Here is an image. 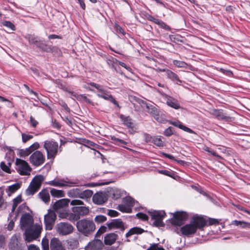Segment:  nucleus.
Masks as SVG:
<instances>
[{"label":"nucleus","instance_id":"de8ad7c7","mask_svg":"<svg viewBox=\"0 0 250 250\" xmlns=\"http://www.w3.org/2000/svg\"><path fill=\"white\" fill-rule=\"evenodd\" d=\"M8 165L7 166L6 164L4 162H2L0 163V167L4 171L9 173L10 172V168L9 167L11 166V164L9 162Z\"/></svg>","mask_w":250,"mask_h":250},{"label":"nucleus","instance_id":"20e7f679","mask_svg":"<svg viewBox=\"0 0 250 250\" xmlns=\"http://www.w3.org/2000/svg\"><path fill=\"white\" fill-rule=\"evenodd\" d=\"M44 180V177L42 175H36L31 182L29 186L25 191L27 196L32 195L37 192L41 188L42 183Z\"/></svg>","mask_w":250,"mask_h":250},{"label":"nucleus","instance_id":"7c9ffc66","mask_svg":"<svg viewBox=\"0 0 250 250\" xmlns=\"http://www.w3.org/2000/svg\"><path fill=\"white\" fill-rule=\"evenodd\" d=\"M144 231V230L140 228L134 227L129 229V230L126 233L125 236L126 237L134 234H141Z\"/></svg>","mask_w":250,"mask_h":250},{"label":"nucleus","instance_id":"58836bf2","mask_svg":"<svg viewBox=\"0 0 250 250\" xmlns=\"http://www.w3.org/2000/svg\"><path fill=\"white\" fill-rule=\"evenodd\" d=\"M232 224L236 226H240L242 228L250 227V224L244 221L234 220L233 221Z\"/></svg>","mask_w":250,"mask_h":250},{"label":"nucleus","instance_id":"13d9d810","mask_svg":"<svg viewBox=\"0 0 250 250\" xmlns=\"http://www.w3.org/2000/svg\"><path fill=\"white\" fill-rule=\"evenodd\" d=\"M111 140L116 142L117 143H120L121 144L126 145L127 143L122 139L116 138L115 136L111 137Z\"/></svg>","mask_w":250,"mask_h":250},{"label":"nucleus","instance_id":"774afa93","mask_svg":"<svg viewBox=\"0 0 250 250\" xmlns=\"http://www.w3.org/2000/svg\"><path fill=\"white\" fill-rule=\"evenodd\" d=\"M222 112L220 110L214 109L212 110V114L219 119Z\"/></svg>","mask_w":250,"mask_h":250},{"label":"nucleus","instance_id":"e2e57ef3","mask_svg":"<svg viewBox=\"0 0 250 250\" xmlns=\"http://www.w3.org/2000/svg\"><path fill=\"white\" fill-rule=\"evenodd\" d=\"M107 214L111 217H116L119 214V213L114 210L109 209L108 210Z\"/></svg>","mask_w":250,"mask_h":250},{"label":"nucleus","instance_id":"f03ea898","mask_svg":"<svg viewBox=\"0 0 250 250\" xmlns=\"http://www.w3.org/2000/svg\"><path fill=\"white\" fill-rule=\"evenodd\" d=\"M70 205L74 207L71 210L74 213L73 215L76 219H80L81 216H85L89 214V209L88 207L83 206V202L79 199H74L70 202Z\"/></svg>","mask_w":250,"mask_h":250},{"label":"nucleus","instance_id":"1a4fd4ad","mask_svg":"<svg viewBox=\"0 0 250 250\" xmlns=\"http://www.w3.org/2000/svg\"><path fill=\"white\" fill-rule=\"evenodd\" d=\"M45 160V156L40 151L36 150L29 157L30 163L35 167H39L42 165Z\"/></svg>","mask_w":250,"mask_h":250},{"label":"nucleus","instance_id":"c9c22d12","mask_svg":"<svg viewBox=\"0 0 250 250\" xmlns=\"http://www.w3.org/2000/svg\"><path fill=\"white\" fill-rule=\"evenodd\" d=\"M50 193L53 197H62L64 196V192L62 190H58L55 188H52L50 190Z\"/></svg>","mask_w":250,"mask_h":250},{"label":"nucleus","instance_id":"f3484780","mask_svg":"<svg viewBox=\"0 0 250 250\" xmlns=\"http://www.w3.org/2000/svg\"><path fill=\"white\" fill-rule=\"evenodd\" d=\"M9 248L10 250H24V247L16 236H13L9 244Z\"/></svg>","mask_w":250,"mask_h":250},{"label":"nucleus","instance_id":"a211bd4d","mask_svg":"<svg viewBox=\"0 0 250 250\" xmlns=\"http://www.w3.org/2000/svg\"><path fill=\"white\" fill-rule=\"evenodd\" d=\"M39 147L40 144L38 142H35L28 148L21 149L19 153L21 157H26L36 150H37Z\"/></svg>","mask_w":250,"mask_h":250},{"label":"nucleus","instance_id":"0eeeda50","mask_svg":"<svg viewBox=\"0 0 250 250\" xmlns=\"http://www.w3.org/2000/svg\"><path fill=\"white\" fill-rule=\"evenodd\" d=\"M151 219L154 220L153 225L157 227H164L165 224L163 222V219L165 216L166 213L163 210H154L149 212Z\"/></svg>","mask_w":250,"mask_h":250},{"label":"nucleus","instance_id":"603ef678","mask_svg":"<svg viewBox=\"0 0 250 250\" xmlns=\"http://www.w3.org/2000/svg\"><path fill=\"white\" fill-rule=\"evenodd\" d=\"M157 24L159 25L161 27H162L166 30H170V29H171V28L170 27V26H169L168 25L166 24V23H165L164 22H163L162 21L160 20L158 22V23H157Z\"/></svg>","mask_w":250,"mask_h":250},{"label":"nucleus","instance_id":"0e129e2a","mask_svg":"<svg viewBox=\"0 0 250 250\" xmlns=\"http://www.w3.org/2000/svg\"><path fill=\"white\" fill-rule=\"evenodd\" d=\"M146 250H165L163 248H159L157 247V244H153L152 246H151L148 249H147Z\"/></svg>","mask_w":250,"mask_h":250},{"label":"nucleus","instance_id":"b1692460","mask_svg":"<svg viewBox=\"0 0 250 250\" xmlns=\"http://www.w3.org/2000/svg\"><path fill=\"white\" fill-rule=\"evenodd\" d=\"M69 200L66 199H62L56 201L53 206V209L58 211L59 210L62 209L68 205Z\"/></svg>","mask_w":250,"mask_h":250},{"label":"nucleus","instance_id":"ddd939ff","mask_svg":"<svg viewBox=\"0 0 250 250\" xmlns=\"http://www.w3.org/2000/svg\"><path fill=\"white\" fill-rule=\"evenodd\" d=\"M188 215L184 211H176L173 214V218L170 221L172 225L180 226L187 219Z\"/></svg>","mask_w":250,"mask_h":250},{"label":"nucleus","instance_id":"a878e982","mask_svg":"<svg viewBox=\"0 0 250 250\" xmlns=\"http://www.w3.org/2000/svg\"><path fill=\"white\" fill-rule=\"evenodd\" d=\"M170 124L177 127L183 130L184 131L187 132L189 133H195L194 131L191 129L190 128L187 127L186 126L182 124L181 122L179 121H167Z\"/></svg>","mask_w":250,"mask_h":250},{"label":"nucleus","instance_id":"7ed1b4c3","mask_svg":"<svg viewBox=\"0 0 250 250\" xmlns=\"http://www.w3.org/2000/svg\"><path fill=\"white\" fill-rule=\"evenodd\" d=\"M77 228L79 231L85 236L91 234L96 229L93 221L87 219L78 221L77 223Z\"/></svg>","mask_w":250,"mask_h":250},{"label":"nucleus","instance_id":"aec40b11","mask_svg":"<svg viewBox=\"0 0 250 250\" xmlns=\"http://www.w3.org/2000/svg\"><path fill=\"white\" fill-rule=\"evenodd\" d=\"M196 227L191 222L190 224L185 225L181 228L183 234L189 235L194 234L196 231Z\"/></svg>","mask_w":250,"mask_h":250},{"label":"nucleus","instance_id":"a18cd8bd","mask_svg":"<svg viewBox=\"0 0 250 250\" xmlns=\"http://www.w3.org/2000/svg\"><path fill=\"white\" fill-rule=\"evenodd\" d=\"M106 229L107 228L106 227L102 226L96 233L95 237L97 238L100 237L103 233H104L106 231Z\"/></svg>","mask_w":250,"mask_h":250},{"label":"nucleus","instance_id":"a19ab883","mask_svg":"<svg viewBox=\"0 0 250 250\" xmlns=\"http://www.w3.org/2000/svg\"><path fill=\"white\" fill-rule=\"evenodd\" d=\"M42 250H49V240L46 238H43L42 241Z\"/></svg>","mask_w":250,"mask_h":250},{"label":"nucleus","instance_id":"ea45409f","mask_svg":"<svg viewBox=\"0 0 250 250\" xmlns=\"http://www.w3.org/2000/svg\"><path fill=\"white\" fill-rule=\"evenodd\" d=\"M89 84L91 86L96 88L98 90V92H103L104 93V94H105L106 96H108L106 94V92L105 91V89L104 88L103 86H102V85H101L100 84L96 83H89Z\"/></svg>","mask_w":250,"mask_h":250},{"label":"nucleus","instance_id":"6e6552de","mask_svg":"<svg viewBox=\"0 0 250 250\" xmlns=\"http://www.w3.org/2000/svg\"><path fill=\"white\" fill-rule=\"evenodd\" d=\"M147 112L151 115L159 123H165L167 120L163 117L160 110L155 106L151 104H146Z\"/></svg>","mask_w":250,"mask_h":250},{"label":"nucleus","instance_id":"09e8293b","mask_svg":"<svg viewBox=\"0 0 250 250\" xmlns=\"http://www.w3.org/2000/svg\"><path fill=\"white\" fill-rule=\"evenodd\" d=\"M204 150L205 151L209 153L211 155H212L217 158H221V157L220 155H218L213 150H212V149L208 147L205 146L204 148Z\"/></svg>","mask_w":250,"mask_h":250},{"label":"nucleus","instance_id":"4d7b16f0","mask_svg":"<svg viewBox=\"0 0 250 250\" xmlns=\"http://www.w3.org/2000/svg\"><path fill=\"white\" fill-rule=\"evenodd\" d=\"M111 140L116 142L117 143H120L121 144L126 145L127 143L122 139L116 138L115 136L111 137Z\"/></svg>","mask_w":250,"mask_h":250},{"label":"nucleus","instance_id":"e433bc0d","mask_svg":"<svg viewBox=\"0 0 250 250\" xmlns=\"http://www.w3.org/2000/svg\"><path fill=\"white\" fill-rule=\"evenodd\" d=\"M117 209L123 212L129 213L131 211V208L125 204L119 205Z\"/></svg>","mask_w":250,"mask_h":250},{"label":"nucleus","instance_id":"f8f14e48","mask_svg":"<svg viewBox=\"0 0 250 250\" xmlns=\"http://www.w3.org/2000/svg\"><path fill=\"white\" fill-rule=\"evenodd\" d=\"M16 164L17 166V170L21 175H27L30 174L31 168L26 161L20 159H17Z\"/></svg>","mask_w":250,"mask_h":250},{"label":"nucleus","instance_id":"9d476101","mask_svg":"<svg viewBox=\"0 0 250 250\" xmlns=\"http://www.w3.org/2000/svg\"><path fill=\"white\" fill-rule=\"evenodd\" d=\"M56 231L60 234L66 235L71 233L74 229L72 225L67 222H60L56 226Z\"/></svg>","mask_w":250,"mask_h":250},{"label":"nucleus","instance_id":"6e6d98bb","mask_svg":"<svg viewBox=\"0 0 250 250\" xmlns=\"http://www.w3.org/2000/svg\"><path fill=\"white\" fill-rule=\"evenodd\" d=\"M179 36L178 35H169V38L170 41L174 43H177L179 41Z\"/></svg>","mask_w":250,"mask_h":250},{"label":"nucleus","instance_id":"bb28decb","mask_svg":"<svg viewBox=\"0 0 250 250\" xmlns=\"http://www.w3.org/2000/svg\"><path fill=\"white\" fill-rule=\"evenodd\" d=\"M117 237L118 235L114 233H108L104 237V244L106 245H111L115 243Z\"/></svg>","mask_w":250,"mask_h":250},{"label":"nucleus","instance_id":"c756f323","mask_svg":"<svg viewBox=\"0 0 250 250\" xmlns=\"http://www.w3.org/2000/svg\"><path fill=\"white\" fill-rule=\"evenodd\" d=\"M192 222L196 226V229H200L206 225V222L202 217H194Z\"/></svg>","mask_w":250,"mask_h":250},{"label":"nucleus","instance_id":"052dcab7","mask_svg":"<svg viewBox=\"0 0 250 250\" xmlns=\"http://www.w3.org/2000/svg\"><path fill=\"white\" fill-rule=\"evenodd\" d=\"M111 140L116 142L117 143H120L121 144L126 145L127 143L122 139L116 138L115 136L111 137Z\"/></svg>","mask_w":250,"mask_h":250},{"label":"nucleus","instance_id":"39448f33","mask_svg":"<svg viewBox=\"0 0 250 250\" xmlns=\"http://www.w3.org/2000/svg\"><path fill=\"white\" fill-rule=\"evenodd\" d=\"M43 147L47 152L48 159H53L58 151V144L53 140H47L44 142Z\"/></svg>","mask_w":250,"mask_h":250},{"label":"nucleus","instance_id":"37998d69","mask_svg":"<svg viewBox=\"0 0 250 250\" xmlns=\"http://www.w3.org/2000/svg\"><path fill=\"white\" fill-rule=\"evenodd\" d=\"M173 64L174 65L178 67H186L188 64L184 62L174 60L173 61Z\"/></svg>","mask_w":250,"mask_h":250},{"label":"nucleus","instance_id":"338daca9","mask_svg":"<svg viewBox=\"0 0 250 250\" xmlns=\"http://www.w3.org/2000/svg\"><path fill=\"white\" fill-rule=\"evenodd\" d=\"M134 100L137 102L138 104H144L146 105V104H148L146 103L145 101H144V100L141 99H139L138 98H137V97H134Z\"/></svg>","mask_w":250,"mask_h":250},{"label":"nucleus","instance_id":"8fccbe9b","mask_svg":"<svg viewBox=\"0 0 250 250\" xmlns=\"http://www.w3.org/2000/svg\"><path fill=\"white\" fill-rule=\"evenodd\" d=\"M2 24L4 26L11 29L12 30H15V25L9 21H4L2 22Z\"/></svg>","mask_w":250,"mask_h":250},{"label":"nucleus","instance_id":"9b49d317","mask_svg":"<svg viewBox=\"0 0 250 250\" xmlns=\"http://www.w3.org/2000/svg\"><path fill=\"white\" fill-rule=\"evenodd\" d=\"M56 218L57 216L55 212L53 210H49L47 214L44 217V222L46 230L52 229Z\"/></svg>","mask_w":250,"mask_h":250},{"label":"nucleus","instance_id":"79ce46f5","mask_svg":"<svg viewBox=\"0 0 250 250\" xmlns=\"http://www.w3.org/2000/svg\"><path fill=\"white\" fill-rule=\"evenodd\" d=\"M94 220L95 222L100 224L105 222L106 220V217L103 215H97Z\"/></svg>","mask_w":250,"mask_h":250},{"label":"nucleus","instance_id":"4468645a","mask_svg":"<svg viewBox=\"0 0 250 250\" xmlns=\"http://www.w3.org/2000/svg\"><path fill=\"white\" fill-rule=\"evenodd\" d=\"M30 44H34L45 51H48L49 48L47 47L46 44L43 41L40 40L38 37L33 35L28 34L25 37Z\"/></svg>","mask_w":250,"mask_h":250},{"label":"nucleus","instance_id":"864d4df0","mask_svg":"<svg viewBox=\"0 0 250 250\" xmlns=\"http://www.w3.org/2000/svg\"><path fill=\"white\" fill-rule=\"evenodd\" d=\"M173 133L171 127H168L166 129H165L164 132V135L167 137L171 136Z\"/></svg>","mask_w":250,"mask_h":250},{"label":"nucleus","instance_id":"473e14b6","mask_svg":"<svg viewBox=\"0 0 250 250\" xmlns=\"http://www.w3.org/2000/svg\"><path fill=\"white\" fill-rule=\"evenodd\" d=\"M93 194L92 190L90 189H86L80 193V198L85 199L86 200L89 199Z\"/></svg>","mask_w":250,"mask_h":250},{"label":"nucleus","instance_id":"c03bdc74","mask_svg":"<svg viewBox=\"0 0 250 250\" xmlns=\"http://www.w3.org/2000/svg\"><path fill=\"white\" fill-rule=\"evenodd\" d=\"M113 198L117 199L121 196V191L117 188H112Z\"/></svg>","mask_w":250,"mask_h":250},{"label":"nucleus","instance_id":"bf43d9fd","mask_svg":"<svg viewBox=\"0 0 250 250\" xmlns=\"http://www.w3.org/2000/svg\"><path fill=\"white\" fill-rule=\"evenodd\" d=\"M111 140L116 142L117 143H120L121 144L126 145L127 143L122 139L116 138L115 136L111 137Z\"/></svg>","mask_w":250,"mask_h":250},{"label":"nucleus","instance_id":"423d86ee","mask_svg":"<svg viewBox=\"0 0 250 250\" xmlns=\"http://www.w3.org/2000/svg\"><path fill=\"white\" fill-rule=\"evenodd\" d=\"M48 185L50 186H55V187H71L74 186H77L79 184L78 180H71L68 179L66 180L64 179H57L54 180L50 181H49L47 183Z\"/></svg>","mask_w":250,"mask_h":250},{"label":"nucleus","instance_id":"dca6fc26","mask_svg":"<svg viewBox=\"0 0 250 250\" xmlns=\"http://www.w3.org/2000/svg\"><path fill=\"white\" fill-rule=\"evenodd\" d=\"M162 96L166 101L167 104L175 109H178L180 108V104L178 101L173 98V97L169 96L163 92H160Z\"/></svg>","mask_w":250,"mask_h":250},{"label":"nucleus","instance_id":"c85d7f7f","mask_svg":"<svg viewBox=\"0 0 250 250\" xmlns=\"http://www.w3.org/2000/svg\"><path fill=\"white\" fill-rule=\"evenodd\" d=\"M163 71H165V69H163ZM166 75L168 78L170 79L172 81L175 82L177 84H180L182 83V81H181L178 76V75L171 71L170 70H166Z\"/></svg>","mask_w":250,"mask_h":250},{"label":"nucleus","instance_id":"f704fd0d","mask_svg":"<svg viewBox=\"0 0 250 250\" xmlns=\"http://www.w3.org/2000/svg\"><path fill=\"white\" fill-rule=\"evenodd\" d=\"M82 191L80 188H73L69 190L68 195L69 197H79L80 198V193Z\"/></svg>","mask_w":250,"mask_h":250},{"label":"nucleus","instance_id":"72a5a7b5","mask_svg":"<svg viewBox=\"0 0 250 250\" xmlns=\"http://www.w3.org/2000/svg\"><path fill=\"white\" fill-rule=\"evenodd\" d=\"M162 137L157 136L152 138V142L156 146L163 147L164 146V142L162 140Z\"/></svg>","mask_w":250,"mask_h":250},{"label":"nucleus","instance_id":"5701e85b","mask_svg":"<svg viewBox=\"0 0 250 250\" xmlns=\"http://www.w3.org/2000/svg\"><path fill=\"white\" fill-rule=\"evenodd\" d=\"M105 91L106 92V94L108 96H106L105 94H104V93L103 92H98V93L97 94V96L99 98H103L105 100H109L115 105L117 106L118 107H120L117 101L110 94V92L106 89Z\"/></svg>","mask_w":250,"mask_h":250},{"label":"nucleus","instance_id":"49530a36","mask_svg":"<svg viewBox=\"0 0 250 250\" xmlns=\"http://www.w3.org/2000/svg\"><path fill=\"white\" fill-rule=\"evenodd\" d=\"M124 203L131 208L134 205V200L132 198L128 197L125 199Z\"/></svg>","mask_w":250,"mask_h":250},{"label":"nucleus","instance_id":"2eb2a0df","mask_svg":"<svg viewBox=\"0 0 250 250\" xmlns=\"http://www.w3.org/2000/svg\"><path fill=\"white\" fill-rule=\"evenodd\" d=\"M107 199V195L104 192H98L93 195L92 198L94 204L100 205L105 203Z\"/></svg>","mask_w":250,"mask_h":250},{"label":"nucleus","instance_id":"412c9836","mask_svg":"<svg viewBox=\"0 0 250 250\" xmlns=\"http://www.w3.org/2000/svg\"><path fill=\"white\" fill-rule=\"evenodd\" d=\"M103 246V242L99 239H95L90 242L87 247V250H100Z\"/></svg>","mask_w":250,"mask_h":250},{"label":"nucleus","instance_id":"f257e3e1","mask_svg":"<svg viewBox=\"0 0 250 250\" xmlns=\"http://www.w3.org/2000/svg\"><path fill=\"white\" fill-rule=\"evenodd\" d=\"M32 216L28 213L23 214L21 218L20 225L22 229H25V239L27 242H30L38 238L42 230L40 225H33Z\"/></svg>","mask_w":250,"mask_h":250},{"label":"nucleus","instance_id":"6ab92c4d","mask_svg":"<svg viewBox=\"0 0 250 250\" xmlns=\"http://www.w3.org/2000/svg\"><path fill=\"white\" fill-rule=\"evenodd\" d=\"M120 118L123 121L124 125L129 129V131L131 133L135 131V124L132 119L128 116H125L123 115H121Z\"/></svg>","mask_w":250,"mask_h":250},{"label":"nucleus","instance_id":"4c0bfd02","mask_svg":"<svg viewBox=\"0 0 250 250\" xmlns=\"http://www.w3.org/2000/svg\"><path fill=\"white\" fill-rule=\"evenodd\" d=\"M21 187V184L17 183L8 188V190L10 193H13L19 189Z\"/></svg>","mask_w":250,"mask_h":250},{"label":"nucleus","instance_id":"5fc2aeb1","mask_svg":"<svg viewBox=\"0 0 250 250\" xmlns=\"http://www.w3.org/2000/svg\"><path fill=\"white\" fill-rule=\"evenodd\" d=\"M217 70L227 76H230L232 75V72L229 70H226L222 68H217Z\"/></svg>","mask_w":250,"mask_h":250},{"label":"nucleus","instance_id":"2f4dec72","mask_svg":"<svg viewBox=\"0 0 250 250\" xmlns=\"http://www.w3.org/2000/svg\"><path fill=\"white\" fill-rule=\"evenodd\" d=\"M79 243L77 239L70 238L67 240V246L69 249L74 250L77 248Z\"/></svg>","mask_w":250,"mask_h":250},{"label":"nucleus","instance_id":"4be33fe9","mask_svg":"<svg viewBox=\"0 0 250 250\" xmlns=\"http://www.w3.org/2000/svg\"><path fill=\"white\" fill-rule=\"evenodd\" d=\"M106 225L109 229H120L121 230L125 229L124 223L121 219L113 220L111 222L107 223Z\"/></svg>","mask_w":250,"mask_h":250},{"label":"nucleus","instance_id":"680f3d73","mask_svg":"<svg viewBox=\"0 0 250 250\" xmlns=\"http://www.w3.org/2000/svg\"><path fill=\"white\" fill-rule=\"evenodd\" d=\"M137 216L140 219H141L143 220H145V221L147 220L148 218V217L146 214H145L143 213H141V212L138 213L137 214Z\"/></svg>","mask_w":250,"mask_h":250},{"label":"nucleus","instance_id":"69168bd1","mask_svg":"<svg viewBox=\"0 0 250 250\" xmlns=\"http://www.w3.org/2000/svg\"><path fill=\"white\" fill-rule=\"evenodd\" d=\"M219 119L224 120L227 121H229L231 120V118L229 116L225 115L223 112L221 113Z\"/></svg>","mask_w":250,"mask_h":250},{"label":"nucleus","instance_id":"393cba45","mask_svg":"<svg viewBox=\"0 0 250 250\" xmlns=\"http://www.w3.org/2000/svg\"><path fill=\"white\" fill-rule=\"evenodd\" d=\"M51 250H66L62 246V242L56 238H53L50 242Z\"/></svg>","mask_w":250,"mask_h":250},{"label":"nucleus","instance_id":"3c124183","mask_svg":"<svg viewBox=\"0 0 250 250\" xmlns=\"http://www.w3.org/2000/svg\"><path fill=\"white\" fill-rule=\"evenodd\" d=\"M22 136V141L23 143H26L30 139H32L33 136L31 135L26 134L25 133H22L21 134Z\"/></svg>","mask_w":250,"mask_h":250},{"label":"nucleus","instance_id":"cd10ccee","mask_svg":"<svg viewBox=\"0 0 250 250\" xmlns=\"http://www.w3.org/2000/svg\"><path fill=\"white\" fill-rule=\"evenodd\" d=\"M38 196L44 203H48L50 201V195L47 189H43L38 194Z\"/></svg>","mask_w":250,"mask_h":250}]
</instances>
